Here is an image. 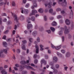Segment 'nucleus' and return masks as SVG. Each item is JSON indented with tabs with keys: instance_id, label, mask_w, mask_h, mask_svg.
<instances>
[{
	"instance_id": "nucleus-1",
	"label": "nucleus",
	"mask_w": 74,
	"mask_h": 74,
	"mask_svg": "<svg viewBox=\"0 0 74 74\" xmlns=\"http://www.w3.org/2000/svg\"><path fill=\"white\" fill-rule=\"evenodd\" d=\"M24 67H25V68H26V69H31V70H33V71H36V70H35L31 66H27L26 65H24V67L23 66H22L21 65L20 66V68L21 70H23V69H24Z\"/></svg>"
},
{
	"instance_id": "nucleus-2",
	"label": "nucleus",
	"mask_w": 74,
	"mask_h": 74,
	"mask_svg": "<svg viewBox=\"0 0 74 74\" xmlns=\"http://www.w3.org/2000/svg\"><path fill=\"white\" fill-rule=\"evenodd\" d=\"M64 33L65 34H67L68 33L70 32V27H69L68 29H67V27L66 26H65L64 27Z\"/></svg>"
},
{
	"instance_id": "nucleus-3",
	"label": "nucleus",
	"mask_w": 74,
	"mask_h": 74,
	"mask_svg": "<svg viewBox=\"0 0 74 74\" xmlns=\"http://www.w3.org/2000/svg\"><path fill=\"white\" fill-rule=\"evenodd\" d=\"M20 10L21 11V13H22V14H23V12H24L25 14H27L28 10L25 9H23L22 8H21Z\"/></svg>"
},
{
	"instance_id": "nucleus-4",
	"label": "nucleus",
	"mask_w": 74,
	"mask_h": 74,
	"mask_svg": "<svg viewBox=\"0 0 74 74\" xmlns=\"http://www.w3.org/2000/svg\"><path fill=\"white\" fill-rule=\"evenodd\" d=\"M45 7H47L48 5V8H51L52 7V2H50L48 4V3H45Z\"/></svg>"
},
{
	"instance_id": "nucleus-5",
	"label": "nucleus",
	"mask_w": 74,
	"mask_h": 74,
	"mask_svg": "<svg viewBox=\"0 0 74 74\" xmlns=\"http://www.w3.org/2000/svg\"><path fill=\"white\" fill-rule=\"evenodd\" d=\"M37 13V11L36 10H32V13H31L30 14V16H32V15H34L35 14Z\"/></svg>"
},
{
	"instance_id": "nucleus-6",
	"label": "nucleus",
	"mask_w": 74,
	"mask_h": 74,
	"mask_svg": "<svg viewBox=\"0 0 74 74\" xmlns=\"http://www.w3.org/2000/svg\"><path fill=\"white\" fill-rule=\"evenodd\" d=\"M12 15L13 16V17L14 18V21H16V22H18V19L17 18V16H16V15L15 14H13V13H12Z\"/></svg>"
},
{
	"instance_id": "nucleus-7",
	"label": "nucleus",
	"mask_w": 74,
	"mask_h": 74,
	"mask_svg": "<svg viewBox=\"0 0 74 74\" xmlns=\"http://www.w3.org/2000/svg\"><path fill=\"white\" fill-rule=\"evenodd\" d=\"M41 67H42V64H44L45 65L46 64H47V62L46 61H45V60H42L41 61Z\"/></svg>"
},
{
	"instance_id": "nucleus-8",
	"label": "nucleus",
	"mask_w": 74,
	"mask_h": 74,
	"mask_svg": "<svg viewBox=\"0 0 74 74\" xmlns=\"http://www.w3.org/2000/svg\"><path fill=\"white\" fill-rule=\"evenodd\" d=\"M33 28V25L32 24H28L27 25V29H30Z\"/></svg>"
},
{
	"instance_id": "nucleus-9",
	"label": "nucleus",
	"mask_w": 74,
	"mask_h": 74,
	"mask_svg": "<svg viewBox=\"0 0 74 74\" xmlns=\"http://www.w3.org/2000/svg\"><path fill=\"white\" fill-rule=\"evenodd\" d=\"M33 5L34 7H37V5L36 3V0H34L33 1Z\"/></svg>"
},
{
	"instance_id": "nucleus-10",
	"label": "nucleus",
	"mask_w": 74,
	"mask_h": 74,
	"mask_svg": "<svg viewBox=\"0 0 74 74\" xmlns=\"http://www.w3.org/2000/svg\"><path fill=\"white\" fill-rule=\"evenodd\" d=\"M35 48H36V53H38L39 48H38V45H36L35 46Z\"/></svg>"
},
{
	"instance_id": "nucleus-11",
	"label": "nucleus",
	"mask_w": 74,
	"mask_h": 74,
	"mask_svg": "<svg viewBox=\"0 0 74 74\" xmlns=\"http://www.w3.org/2000/svg\"><path fill=\"white\" fill-rule=\"evenodd\" d=\"M4 1H5V2L4 3L3 2H0V6H1V5H6V3H7V0H4Z\"/></svg>"
},
{
	"instance_id": "nucleus-12",
	"label": "nucleus",
	"mask_w": 74,
	"mask_h": 74,
	"mask_svg": "<svg viewBox=\"0 0 74 74\" xmlns=\"http://www.w3.org/2000/svg\"><path fill=\"white\" fill-rule=\"evenodd\" d=\"M65 23L67 25H69L70 24V22L69 20L68 19H66L65 21Z\"/></svg>"
},
{
	"instance_id": "nucleus-13",
	"label": "nucleus",
	"mask_w": 74,
	"mask_h": 74,
	"mask_svg": "<svg viewBox=\"0 0 74 74\" xmlns=\"http://www.w3.org/2000/svg\"><path fill=\"white\" fill-rule=\"evenodd\" d=\"M53 60L54 62H56L58 61V58L56 57H54L53 58Z\"/></svg>"
},
{
	"instance_id": "nucleus-14",
	"label": "nucleus",
	"mask_w": 74,
	"mask_h": 74,
	"mask_svg": "<svg viewBox=\"0 0 74 74\" xmlns=\"http://www.w3.org/2000/svg\"><path fill=\"white\" fill-rule=\"evenodd\" d=\"M61 45H60L59 46H57L55 48V49H56V50H59L60 48H61Z\"/></svg>"
},
{
	"instance_id": "nucleus-15",
	"label": "nucleus",
	"mask_w": 74,
	"mask_h": 74,
	"mask_svg": "<svg viewBox=\"0 0 74 74\" xmlns=\"http://www.w3.org/2000/svg\"><path fill=\"white\" fill-rule=\"evenodd\" d=\"M3 50H1L0 52V57H4V55L2 54L3 53Z\"/></svg>"
},
{
	"instance_id": "nucleus-16",
	"label": "nucleus",
	"mask_w": 74,
	"mask_h": 74,
	"mask_svg": "<svg viewBox=\"0 0 74 74\" xmlns=\"http://www.w3.org/2000/svg\"><path fill=\"white\" fill-rule=\"evenodd\" d=\"M21 48L22 49H23V50H26V48L25 47L24 44H22V45H21Z\"/></svg>"
},
{
	"instance_id": "nucleus-17",
	"label": "nucleus",
	"mask_w": 74,
	"mask_h": 74,
	"mask_svg": "<svg viewBox=\"0 0 74 74\" xmlns=\"http://www.w3.org/2000/svg\"><path fill=\"white\" fill-rule=\"evenodd\" d=\"M30 18L29 17H27V22L28 23H31V22H30Z\"/></svg>"
},
{
	"instance_id": "nucleus-18",
	"label": "nucleus",
	"mask_w": 74,
	"mask_h": 74,
	"mask_svg": "<svg viewBox=\"0 0 74 74\" xmlns=\"http://www.w3.org/2000/svg\"><path fill=\"white\" fill-rule=\"evenodd\" d=\"M71 28V30H73L74 29V23H73V22H72Z\"/></svg>"
},
{
	"instance_id": "nucleus-19",
	"label": "nucleus",
	"mask_w": 74,
	"mask_h": 74,
	"mask_svg": "<svg viewBox=\"0 0 74 74\" xmlns=\"http://www.w3.org/2000/svg\"><path fill=\"white\" fill-rule=\"evenodd\" d=\"M1 73L2 74H7V72L5 71V70H3L1 71Z\"/></svg>"
},
{
	"instance_id": "nucleus-20",
	"label": "nucleus",
	"mask_w": 74,
	"mask_h": 74,
	"mask_svg": "<svg viewBox=\"0 0 74 74\" xmlns=\"http://www.w3.org/2000/svg\"><path fill=\"white\" fill-rule=\"evenodd\" d=\"M38 11L40 13H42L44 11V10L42 8H40L38 10Z\"/></svg>"
},
{
	"instance_id": "nucleus-21",
	"label": "nucleus",
	"mask_w": 74,
	"mask_h": 74,
	"mask_svg": "<svg viewBox=\"0 0 74 74\" xmlns=\"http://www.w3.org/2000/svg\"><path fill=\"white\" fill-rule=\"evenodd\" d=\"M51 25L52 26H56V25H57V23H56V22L55 21H53L51 23Z\"/></svg>"
},
{
	"instance_id": "nucleus-22",
	"label": "nucleus",
	"mask_w": 74,
	"mask_h": 74,
	"mask_svg": "<svg viewBox=\"0 0 74 74\" xmlns=\"http://www.w3.org/2000/svg\"><path fill=\"white\" fill-rule=\"evenodd\" d=\"M40 51H43V50L44 49V48H43V47H44V46H43V45H40Z\"/></svg>"
},
{
	"instance_id": "nucleus-23",
	"label": "nucleus",
	"mask_w": 74,
	"mask_h": 74,
	"mask_svg": "<svg viewBox=\"0 0 74 74\" xmlns=\"http://www.w3.org/2000/svg\"><path fill=\"white\" fill-rule=\"evenodd\" d=\"M50 29L52 32H54L55 30V29L52 27H50Z\"/></svg>"
},
{
	"instance_id": "nucleus-24",
	"label": "nucleus",
	"mask_w": 74,
	"mask_h": 74,
	"mask_svg": "<svg viewBox=\"0 0 74 74\" xmlns=\"http://www.w3.org/2000/svg\"><path fill=\"white\" fill-rule=\"evenodd\" d=\"M32 21H35V17L34 16H32L30 19Z\"/></svg>"
},
{
	"instance_id": "nucleus-25",
	"label": "nucleus",
	"mask_w": 74,
	"mask_h": 74,
	"mask_svg": "<svg viewBox=\"0 0 74 74\" xmlns=\"http://www.w3.org/2000/svg\"><path fill=\"white\" fill-rule=\"evenodd\" d=\"M20 63L22 64H26V62L25 61H22L20 62Z\"/></svg>"
},
{
	"instance_id": "nucleus-26",
	"label": "nucleus",
	"mask_w": 74,
	"mask_h": 74,
	"mask_svg": "<svg viewBox=\"0 0 74 74\" xmlns=\"http://www.w3.org/2000/svg\"><path fill=\"white\" fill-rule=\"evenodd\" d=\"M3 45L4 47H7V44L6 42H3Z\"/></svg>"
},
{
	"instance_id": "nucleus-27",
	"label": "nucleus",
	"mask_w": 74,
	"mask_h": 74,
	"mask_svg": "<svg viewBox=\"0 0 74 74\" xmlns=\"http://www.w3.org/2000/svg\"><path fill=\"white\" fill-rule=\"evenodd\" d=\"M37 31H34L33 32L32 34L33 35L35 36V35L37 34Z\"/></svg>"
},
{
	"instance_id": "nucleus-28",
	"label": "nucleus",
	"mask_w": 74,
	"mask_h": 74,
	"mask_svg": "<svg viewBox=\"0 0 74 74\" xmlns=\"http://www.w3.org/2000/svg\"><path fill=\"white\" fill-rule=\"evenodd\" d=\"M36 41L37 42H40V38L38 37L36 38Z\"/></svg>"
},
{
	"instance_id": "nucleus-29",
	"label": "nucleus",
	"mask_w": 74,
	"mask_h": 74,
	"mask_svg": "<svg viewBox=\"0 0 74 74\" xmlns=\"http://www.w3.org/2000/svg\"><path fill=\"white\" fill-rule=\"evenodd\" d=\"M70 55V52H68L66 54V57H69Z\"/></svg>"
},
{
	"instance_id": "nucleus-30",
	"label": "nucleus",
	"mask_w": 74,
	"mask_h": 74,
	"mask_svg": "<svg viewBox=\"0 0 74 74\" xmlns=\"http://www.w3.org/2000/svg\"><path fill=\"white\" fill-rule=\"evenodd\" d=\"M27 73V72L26 71H22L21 74H26Z\"/></svg>"
},
{
	"instance_id": "nucleus-31",
	"label": "nucleus",
	"mask_w": 74,
	"mask_h": 74,
	"mask_svg": "<svg viewBox=\"0 0 74 74\" xmlns=\"http://www.w3.org/2000/svg\"><path fill=\"white\" fill-rule=\"evenodd\" d=\"M55 47L51 43V48H52L53 49H54V48L55 49Z\"/></svg>"
},
{
	"instance_id": "nucleus-32",
	"label": "nucleus",
	"mask_w": 74,
	"mask_h": 74,
	"mask_svg": "<svg viewBox=\"0 0 74 74\" xmlns=\"http://www.w3.org/2000/svg\"><path fill=\"white\" fill-rule=\"evenodd\" d=\"M59 35L60 36H61V35L63 34V31H62V30L60 31L59 33Z\"/></svg>"
},
{
	"instance_id": "nucleus-33",
	"label": "nucleus",
	"mask_w": 74,
	"mask_h": 74,
	"mask_svg": "<svg viewBox=\"0 0 74 74\" xmlns=\"http://www.w3.org/2000/svg\"><path fill=\"white\" fill-rule=\"evenodd\" d=\"M17 53H19L21 52V50L19 49H17L16 51Z\"/></svg>"
},
{
	"instance_id": "nucleus-34",
	"label": "nucleus",
	"mask_w": 74,
	"mask_h": 74,
	"mask_svg": "<svg viewBox=\"0 0 74 74\" xmlns=\"http://www.w3.org/2000/svg\"><path fill=\"white\" fill-rule=\"evenodd\" d=\"M3 52L5 53H7V50L6 49H3Z\"/></svg>"
},
{
	"instance_id": "nucleus-35",
	"label": "nucleus",
	"mask_w": 74,
	"mask_h": 74,
	"mask_svg": "<svg viewBox=\"0 0 74 74\" xmlns=\"http://www.w3.org/2000/svg\"><path fill=\"white\" fill-rule=\"evenodd\" d=\"M29 40L30 42H33V38H29Z\"/></svg>"
},
{
	"instance_id": "nucleus-36",
	"label": "nucleus",
	"mask_w": 74,
	"mask_h": 74,
	"mask_svg": "<svg viewBox=\"0 0 74 74\" xmlns=\"http://www.w3.org/2000/svg\"><path fill=\"white\" fill-rule=\"evenodd\" d=\"M49 13H52L53 12V10L52 9H50L49 10Z\"/></svg>"
},
{
	"instance_id": "nucleus-37",
	"label": "nucleus",
	"mask_w": 74,
	"mask_h": 74,
	"mask_svg": "<svg viewBox=\"0 0 74 74\" xmlns=\"http://www.w3.org/2000/svg\"><path fill=\"white\" fill-rule=\"evenodd\" d=\"M71 35L70 34H69L68 35V38L69 39H70V38H71Z\"/></svg>"
},
{
	"instance_id": "nucleus-38",
	"label": "nucleus",
	"mask_w": 74,
	"mask_h": 74,
	"mask_svg": "<svg viewBox=\"0 0 74 74\" xmlns=\"http://www.w3.org/2000/svg\"><path fill=\"white\" fill-rule=\"evenodd\" d=\"M38 62V60L37 59H35L34 61V63L35 64H37Z\"/></svg>"
},
{
	"instance_id": "nucleus-39",
	"label": "nucleus",
	"mask_w": 74,
	"mask_h": 74,
	"mask_svg": "<svg viewBox=\"0 0 74 74\" xmlns=\"http://www.w3.org/2000/svg\"><path fill=\"white\" fill-rule=\"evenodd\" d=\"M56 11H57V12H58V11H61V9L60 8H58L56 9Z\"/></svg>"
},
{
	"instance_id": "nucleus-40",
	"label": "nucleus",
	"mask_w": 74,
	"mask_h": 74,
	"mask_svg": "<svg viewBox=\"0 0 74 74\" xmlns=\"http://www.w3.org/2000/svg\"><path fill=\"white\" fill-rule=\"evenodd\" d=\"M22 42L23 44H26L27 42H26V40H23L22 41Z\"/></svg>"
},
{
	"instance_id": "nucleus-41",
	"label": "nucleus",
	"mask_w": 74,
	"mask_h": 74,
	"mask_svg": "<svg viewBox=\"0 0 74 74\" xmlns=\"http://www.w3.org/2000/svg\"><path fill=\"white\" fill-rule=\"evenodd\" d=\"M55 67L56 69H58L59 67V65L58 64H57L55 65Z\"/></svg>"
},
{
	"instance_id": "nucleus-42",
	"label": "nucleus",
	"mask_w": 74,
	"mask_h": 74,
	"mask_svg": "<svg viewBox=\"0 0 74 74\" xmlns=\"http://www.w3.org/2000/svg\"><path fill=\"white\" fill-rule=\"evenodd\" d=\"M45 59H47L48 58V56L47 55H45Z\"/></svg>"
},
{
	"instance_id": "nucleus-43",
	"label": "nucleus",
	"mask_w": 74,
	"mask_h": 74,
	"mask_svg": "<svg viewBox=\"0 0 74 74\" xmlns=\"http://www.w3.org/2000/svg\"><path fill=\"white\" fill-rule=\"evenodd\" d=\"M62 18V16H61L58 15L57 16V19H60V18Z\"/></svg>"
},
{
	"instance_id": "nucleus-44",
	"label": "nucleus",
	"mask_w": 74,
	"mask_h": 74,
	"mask_svg": "<svg viewBox=\"0 0 74 74\" xmlns=\"http://www.w3.org/2000/svg\"><path fill=\"white\" fill-rule=\"evenodd\" d=\"M53 72H54V73H58V70L56 69H54Z\"/></svg>"
},
{
	"instance_id": "nucleus-45",
	"label": "nucleus",
	"mask_w": 74,
	"mask_h": 74,
	"mask_svg": "<svg viewBox=\"0 0 74 74\" xmlns=\"http://www.w3.org/2000/svg\"><path fill=\"white\" fill-rule=\"evenodd\" d=\"M61 51L62 52V53H65V51L64 50L62 49L61 50Z\"/></svg>"
},
{
	"instance_id": "nucleus-46",
	"label": "nucleus",
	"mask_w": 74,
	"mask_h": 74,
	"mask_svg": "<svg viewBox=\"0 0 74 74\" xmlns=\"http://www.w3.org/2000/svg\"><path fill=\"white\" fill-rule=\"evenodd\" d=\"M56 5V2H53V5H52V6L54 7V6Z\"/></svg>"
},
{
	"instance_id": "nucleus-47",
	"label": "nucleus",
	"mask_w": 74,
	"mask_h": 74,
	"mask_svg": "<svg viewBox=\"0 0 74 74\" xmlns=\"http://www.w3.org/2000/svg\"><path fill=\"white\" fill-rule=\"evenodd\" d=\"M29 3H27L25 5V7L26 8H28V7H29Z\"/></svg>"
},
{
	"instance_id": "nucleus-48",
	"label": "nucleus",
	"mask_w": 74,
	"mask_h": 74,
	"mask_svg": "<svg viewBox=\"0 0 74 74\" xmlns=\"http://www.w3.org/2000/svg\"><path fill=\"white\" fill-rule=\"evenodd\" d=\"M12 6H15V3L14 2H12Z\"/></svg>"
},
{
	"instance_id": "nucleus-49",
	"label": "nucleus",
	"mask_w": 74,
	"mask_h": 74,
	"mask_svg": "<svg viewBox=\"0 0 74 74\" xmlns=\"http://www.w3.org/2000/svg\"><path fill=\"white\" fill-rule=\"evenodd\" d=\"M49 34H50L51 33V30H49L46 31Z\"/></svg>"
},
{
	"instance_id": "nucleus-50",
	"label": "nucleus",
	"mask_w": 74,
	"mask_h": 74,
	"mask_svg": "<svg viewBox=\"0 0 74 74\" xmlns=\"http://www.w3.org/2000/svg\"><path fill=\"white\" fill-rule=\"evenodd\" d=\"M64 3L65 4L64 6L66 5V4H67V2L66 1V0H64Z\"/></svg>"
},
{
	"instance_id": "nucleus-51",
	"label": "nucleus",
	"mask_w": 74,
	"mask_h": 74,
	"mask_svg": "<svg viewBox=\"0 0 74 74\" xmlns=\"http://www.w3.org/2000/svg\"><path fill=\"white\" fill-rule=\"evenodd\" d=\"M48 53L49 54H50V53H51V50L48 49Z\"/></svg>"
},
{
	"instance_id": "nucleus-52",
	"label": "nucleus",
	"mask_w": 74,
	"mask_h": 74,
	"mask_svg": "<svg viewBox=\"0 0 74 74\" xmlns=\"http://www.w3.org/2000/svg\"><path fill=\"white\" fill-rule=\"evenodd\" d=\"M20 18L21 20H23V19H24V17L23 16H21Z\"/></svg>"
},
{
	"instance_id": "nucleus-53",
	"label": "nucleus",
	"mask_w": 74,
	"mask_h": 74,
	"mask_svg": "<svg viewBox=\"0 0 74 74\" xmlns=\"http://www.w3.org/2000/svg\"><path fill=\"white\" fill-rule=\"evenodd\" d=\"M29 63V60H27L26 62V63H27V64L28 65H30V64Z\"/></svg>"
},
{
	"instance_id": "nucleus-54",
	"label": "nucleus",
	"mask_w": 74,
	"mask_h": 74,
	"mask_svg": "<svg viewBox=\"0 0 74 74\" xmlns=\"http://www.w3.org/2000/svg\"><path fill=\"white\" fill-rule=\"evenodd\" d=\"M44 18L45 21H47V16H44Z\"/></svg>"
},
{
	"instance_id": "nucleus-55",
	"label": "nucleus",
	"mask_w": 74,
	"mask_h": 74,
	"mask_svg": "<svg viewBox=\"0 0 74 74\" xmlns=\"http://www.w3.org/2000/svg\"><path fill=\"white\" fill-rule=\"evenodd\" d=\"M39 29L40 31H42V30H43V29L42 27H41L39 28Z\"/></svg>"
},
{
	"instance_id": "nucleus-56",
	"label": "nucleus",
	"mask_w": 74,
	"mask_h": 74,
	"mask_svg": "<svg viewBox=\"0 0 74 74\" xmlns=\"http://www.w3.org/2000/svg\"><path fill=\"white\" fill-rule=\"evenodd\" d=\"M2 39H4V40H6V36L5 35L3 36V37L2 38Z\"/></svg>"
},
{
	"instance_id": "nucleus-57",
	"label": "nucleus",
	"mask_w": 74,
	"mask_h": 74,
	"mask_svg": "<svg viewBox=\"0 0 74 74\" xmlns=\"http://www.w3.org/2000/svg\"><path fill=\"white\" fill-rule=\"evenodd\" d=\"M15 66L16 67H19V64H16L15 65Z\"/></svg>"
},
{
	"instance_id": "nucleus-58",
	"label": "nucleus",
	"mask_w": 74,
	"mask_h": 74,
	"mask_svg": "<svg viewBox=\"0 0 74 74\" xmlns=\"http://www.w3.org/2000/svg\"><path fill=\"white\" fill-rule=\"evenodd\" d=\"M37 57V54H35L34 55V58H36Z\"/></svg>"
},
{
	"instance_id": "nucleus-59",
	"label": "nucleus",
	"mask_w": 74,
	"mask_h": 74,
	"mask_svg": "<svg viewBox=\"0 0 74 74\" xmlns=\"http://www.w3.org/2000/svg\"><path fill=\"white\" fill-rule=\"evenodd\" d=\"M8 33V30H7L4 32V33L5 34H7Z\"/></svg>"
},
{
	"instance_id": "nucleus-60",
	"label": "nucleus",
	"mask_w": 74,
	"mask_h": 74,
	"mask_svg": "<svg viewBox=\"0 0 74 74\" xmlns=\"http://www.w3.org/2000/svg\"><path fill=\"white\" fill-rule=\"evenodd\" d=\"M73 12L72 10H71V12H70V15H73Z\"/></svg>"
},
{
	"instance_id": "nucleus-61",
	"label": "nucleus",
	"mask_w": 74,
	"mask_h": 74,
	"mask_svg": "<svg viewBox=\"0 0 74 74\" xmlns=\"http://www.w3.org/2000/svg\"><path fill=\"white\" fill-rule=\"evenodd\" d=\"M14 69L16 71H18V69L16 67H14Z\"/></svg>"
},
{
	"instance_id": "nucleus-62",
	"label": "nucleus",
	"mask_w": 74,
	"mask_h": 74,
	"mask_svg": "<svg viewBox=\"0 0 74 74\" xmlns=\"http://www.w3.org/2000/svg\"><path fill=\"white\" fill-rule=\"evenodd\" d=\"M51 69H53V70H54L55 69V68L54 67L53 65L51 66Z\"/></svg>"
},
{
	"instance_id": "nucleus-63",
	"label": "nucleus",
	"mask_w": 74,
	"mask_h": 74,
	"mask_svg": "<svg viewBox=\"0 0 74 74\" xmlns=\"http://www.w3.org/2000/svg\"><path fill=\"white\" fill-rule=\"evenodd\" d=\"M23 3H24V4H25L26 3V0H23Z\"/></svg>"
},
{
	"instance_id": "nucleus-64",
	"label": "nucleus",
	"mask_w": 74,
	"mask_h": 74,
	"mask_svg": "<svg viewBox=\"0 0 74 74\" xmlns=\"http://www.w3.org/2000/svg\"><path fill=\"white\" fill-rule=\"evenodd\" d=\"M53 64H54L52 62H51L50 63V65L51 66L53 65Z\"/></svg>"
}]
</instances>
